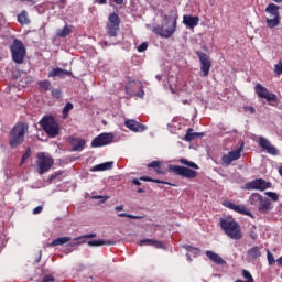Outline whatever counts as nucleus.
<instances>
[{
  "label": "nucleus",
  "mask_w": 282,
  "mask_h": 282,
  "mask_svg": "<svg viewBox=\"0 0 282 282\" xmlns=\"http://www.w3.org/2000/svg\"><path fill=\"white\" fill-rule=\"evenodd\" d=\"M177 19H180L177 10H171L169 15H163L161 25L153 28L154 34H158L162 39H171L177 31Z\"/></svg>",
  "instance_id": "obj_1"
},
{
  "label": "nucleus",
  "mask_w": 282,
  "mask_h": 282,
  "mask_svg": "<svg viewBox=\"0 0 282 282\" xmlns=\"http://www.w3.org/2000/svg\"><path fill=\"white\" fill-rule=\"evenodd\" d=\"M178 162L184 166L167 165V173H172V175H177L178 177H183L185 180H195V177H197V171L199 169V165H197V163L188 161V159L185 158H181Z\"/></svg>",
  "instance_id": "obj_2"
},
{
  "label": "nucleus",
  "mask_w": 282,
  "mask_h": 282,
  "mask_svg": "<svg viewBox=\"0 0 282 282\" xmlns=\"http://www.w3.org/2000/svg\"><path fill=\"white\" fill-rule=\"evenodd\" d=\"M29 126L25 122H18L9 132V147L17 149L25 142V133H28Z\"/></svg>",
  "instance_id": "obj_3"
},
{
  "label": "nucleus",
  "mask_w": 282,
  "mask_h": 282,
  "mask_svg": "<svg viewBox=\"0 0 282 282\" xmlns=\"http://www.w3.org/2000/svg\"><path fill=\"white\" fill-rule=\"evenodd\" d=\"M220 228L229 237V239H234L235 241H239L243 239V231H241V225L235 220L220 219Z\"/></svg>",
  "instance_id": "obj_4"
},
{
  "label": "nucleus",
  "mask_w": 282,
  "mask_h": 282,
  "mask_svg": "<svg viewBox=\"0 0 282 282\" xmlns=\"http://www.w3.org/2000/svg\"><path fill=\"white\" fill-rule=\"evenodd\" d=\"M39 124L50 138H58V135H61V123L56 121V118H54V116H44L40 120Z\"/></svg>",
  "instance_id": "obj_5"
},
{
  "label": "nucleus",
  "mask_w": 282,
  "mask_h": 282,
  "mask_svg": "<svg viewBox=\"0 0 282 282\" xmlns=\"http://www.w3.org/2000/svg\"><path fill=\"white\" fill-rule=\"evenodd\" d=\"M10 52L13 63H15L17 65H23L25 56L28 55V50L25 48V45L21 40H13V43L10 46Z\"/></svg>",
  "instance_id": "obj_6"
},
{
  "label": "nucleus",
  "mask_w": 282,
  "mask_h": 282,
  "mask_svg": "<svg viewBox=\"0 0 282 282\" xmlns=\"http://www.w3.org/2000/svg\"><path fill=\"white\" fill-rule=\"evenodd\" d=\"M37 173L43 175L54 166V159L46 156L45 153L37 154Z\"/></svg>",
  "instance_id": "obj_7"
},
{
  "label": "nucleus",
  "mask_w": 282,
  "mask_h": 282,
  "mask_svg": "<svg viewBox=\"0 0 282 282\" xmlns=\"http://www.w3.org/2000/svg\"><path fill=\"white\" fill-rule=\"evenodd\" d=\"M196 56L200 63V72L203 73L204 78L210 74V68L213 67V62L210 56L202 51H195Z\"/></svg>",
  "instance_id": "obj_8"
},
{
  "label": "nucleus",
  "mask_w": 282,
  "mask_h": 282,
  "mask_svg": "<svg viewBox=\"0 0 282 282\" xmlns=\"http://www.w3.org/2000/svg\"><path fill=\"white\" fill-rule=\"evenodd\" d=\"M113 133L111 132H104L99 135H97L95 139H93L90 147L93 149H98L100 147H107L108 144L113 143Z\"/></svg>",
  "instance_id": "obj_9"
},
{
  "label": "nucleus",
  "mask_w": 282,
  "mask_h": 282,
  "mask_svg": "<svg viewBox=\"0 0 282 282\" xmlns=\"http://www.w3.org/2000/svg\"><path fill=\"white\" fill-rule=\"evenodd\" d=\"M108 36H118V32H120V17L116 12L110 13V15L108 17Z\"/></svg>",
  "instance_id": "obj_10"
},
{
  "label": "nucleus",
  "mask_w": 282,
  "mask_h": 282,
  "mask_svg": "<svg viewBox=\"0 0 282 282\" xmlns=\"http://www.w3.org/2000/svg\"><path fill=\"white\" fill-rule=\"evenodd\" d=\"M268 188H272V183L263 178H256L245 184L246 191H268Z\"/></svg>",
  "instance_id": "obj_11"
},
{
  "label": "nucleus",
  "mask_w": 282,
  "mask_h": 282,
  "mask_svg": "<svg viewBox=\"0 0 282 282\" xmlns=\"http://www.w3.org/2000/svg\"><path fill=\"white\" fill-rule=\"evenodd\" d=\"M96 237V234H86L84 236H79L78 238L73 239L67 246L64 252L66 254H69L70 252H74V250H77L78 247L83 243H87L86 239H94Z\"/></svg>",
  "instance_id": "obj_12"
},
{
  "label": "nucleus",
  "mask_w": 282,
  "mask_h": 282,
  "mask_svg": "<svg viewBox=\"0 0 282 282\" xmlns=\"http://www.w3.org/2000/svg\"><path fill=\"white\" fill-rule=\"evenodd\" d=\"M245 143L241 142L240 147L237 150L229 151L227 154L221 156L223 165L230 166L235 160L241 158V152L243 151Z\"/></svg>",
  "instance_id": "obj_13"
},
{
  "label": "nucleus",
  "mask_w": 282,
  "mask_h": 282,
  "mask_svg": "<svg viewBox=\"0 0 282 282\" xmlns=\"http://www.w3.org/2000/svg\"><path fill=\"white\" fill-rule=\"evenodd\" d=\"M224 206H226V208H229L230 210H235V213H239V215H247V217H251V219H254V215H252V212L246 209V206L243 205H235L232 202L227 200L224 203Z\"/></svg>",
  "instance_id": "obj_14"
},
{
  "label": "nucleus",
  "mask_w": 282,
  "mask_h": 282,
  "mask_svg": "<svg viewBox=\"0 0 282 282\" xmlns=\"http://www.w3.org/2000/svg\"><path fill=\"white\" fill-rule=\"evenodd\" d=\"M259 147L263 149V151H267L269 155H279V149L272 145V143L265 139V137H259Z\"/></svg>",
  "instance_id": "obj_15"
},
{
  "label": "nucleus",
  "mask_w": 282,
  "mask_h": 282,
  "mask_svg": "<svg viewBox=\"0 0 282 282\" xmlns=\"http://www.w3.org/2000/svg\"><path fill=\"white\" fill-rule=\"evenodd\" d=\"M124 127L134 133H142V131H147V126L135 121V119H127L124 121Z\"/></svg>",
  "instance_id": "obj_16"
},
{
  "label": "nucleus",
  "mask_w": 282,
  "mask_h": 282,
  "mask_svg": "<svg viewBox=\"0 0 282 282\" xmlns=\"http://www.w3.org/2000/svg\"><path fill=\"white\" fill-rule=\"evenodd\" d=\"M67 142L68 144L72 145V148L69 149V151L72 152L83 151L85 149V144H87L85 139L75 138V137H68Z\"/></svg>",
  "instance_id": "obj_17"
},
{
  "label": "nucleus",
  "mask_w": 282,
  "mask_h": 282,
  "mask_svg": "<svg viewBox=\"0 0 282 282\" xmlns=\"http://www.w3.org/2000/svg\"><path fill=\"white\" fill-rule=\"evenodd\" d=\"M66 76H74V74L72 73V70H65L61 67H56L53 68L50 73H48V78H65Z\"/></svg>",
  "instance_id": "obj_18"
},
{
  "label": "nucleus",
  "mask_w": 282,
  "mask_h": 282,
  "mask_svg": "<svg viewBox=\"0 0 282 282\" xmlns=\"http://www.w3.org/2000/svg\"><path fill=\"white\" fill-rule=\"evenodd\" d=\"M183 23L186 25V28L193 30L199 25V17L185 14L183 15Z\"/></svg>",
  "instance_id": "obj_19"
},
{
  "label": "nucleus",
  "mask_w": 282,
  "mask_h": 282,
  "mask_svg": "<svg viewBox=\"0 0 282 282\" xmlns=\"http://www.w3.org/2000/svg\"><path fill=\"white\" fill-rule=\"evenodd\" d=\"M205 254L208 260L213 261V263H216V265H226V260H224V258H221V256H219L215 251L207 250Z\"/></svg>",
  "instance_id": "obj_20"
},
{
  "label": "nucleus",
  "mask_w": 282,
  "mask_h": 282,
  "mask_svg": "<svg viewBox=\"0 0 282 282\" xmlns=\"http://www.w3.org/2000/svg\"><path fill=\"white\" fill-rule=\"evenodd\" d=\"M274 206H272V202H270L269 198H262L260 205L258 206V210L262 215H268V213H270V210H272Z\"/></svg>",
  "instance_id": "obj_21"
},
{
  "label": "nucleus",
  "mask_w": 282,
  "mask_h": 282,
  "mask_svg": "<svg viewBox=\"0 0 282 282\" xmlns=\"http://www.w3.org/2000/svg\"><path fill=\"white\" fill-rule=\"evenodd\" d=\"M261 257V247L253 246L247 251V261H257Z\"/></svg>",
  "instance_id": "obj_22"
},
{
  "label": "nucleus",
  "mask_w": 282,
  "mask_h": 282,
  "mask_svg": "<svg viewBox=\"0 0 282 282\" xmlns=\"http://www.w3.org/2000/svg\"><path fill=\"white\" fill-rule=\"evenodd\" d=\"M193 128L187 129L185 137L183 140L185 142H193V140H197L199 138H204V132H193Z\"/></svg>",
  "instance_id": "obj_23"
},
{
  "label": "nucleus",
  "mask_w": 282,
  "mask_h": 282,
  "mask_svg": "<svg viewBox=\"0 0 282 282\" xmlns=\"http://www.w3.org/2000/svg\"><path fill=\"white\" fill-rule=\"evenodd\" d=\"M90 248H98L100 246H116V241L98 239L88 241Z\"/></svg>",
  "instance_id": "obj_24"
},
{
  "label": "nucleus",
  "mask_w": 282,
  "mask_h": 282,
  "mask_svg": "<svg viewBox=\"0 0 282 282\" xmlns=\"http://www.w3.org/2000/svg\"><path fill=\"white\" fill-rule=\"evenodd\" d=\"M65 243H67V246H69V243H72V237L66 236V237L56 238L51 243H48V247L54 248L56 246H65Z\"/></svg>",
  "instance_id": "obj_25"
},
{
  "label": "nucleus",
  "mask_w": 282,
  "mask_h": 282,
  "mask_svg": "<svg viewBox=\"0 0 282 282\" xmlns=\"http://www.w3.org/2000/svg\"><path fill=\"white\" fill-rule=\"evenodd\" d=\"M111 169H113V161H108L93 166L91 171L96 173L98 171H111Z\"/></svg>",
  "instance_id": "obj_26"
},
{
  "label": "nucleus",
  "mask_w": 282,
  "mask_h": 282,
  "mask_svg": "<svg viewBox=\"0 0 282 282\" xmlns=\"http://www.w3.org/2000/svg\"><path fill=\"white\" fill-rule=\"evenodd\" d=\"M139 246H152L153 248H164V243H162V241L149 238L140 240Z\"/></svg>",
  "instance_id": "obj_27"
},
{
  "label": "nucleus",
  "mask_w": 282,
  "mask_h": 282,
  "mask_svg": "<svg viewBox=\"0 0 282 282\" xmlns=\"http://www.w3.org/2000/svg\"><path fill=\"white\" fill-rule=\"evenodd\" d=\"M254 91L258 96V98H265L269 94H270V90H268V88L263 87V85L261 84H257L254 86Z\"/></svg>",
  "instance_id": "obj_28"
},
{
  "label": "nucleus",
  "mask_w": 282,
  "mask_h": 282,
  "mask_svg": "<svg viewBox=\"0 0 282 282\" xmlns=\"http://www.w3.org/2000/svg\"><path fill=\"white\" fill-rule=\"evenodd\" d=\"M267 100L271 107H276L279 105V97L274 93H269L265 97L262 98Z\"/></svg>",
  "instance_id": "obj_29"
},
{
  "label": "nucleus",
  "mask_w": 282,
  "mask_h": 282,
  "mask_svg": "<svg viewBox=\"0 0 282 282\" xmlns=\"http://www.w3.org/2000/svg\"><path fill=\"white\" fill-rule=\"evenodd\" d=\"M281 7L274 4V3H269L268 7L265 8V12H268V14H271V17H281V14L279 13Z\"/></svg>",
  "instance_id": "obj_30"
},
{
  "label": "nucleus",
  "mask_w": 282,
  "mask_h": 282,
  "mask_svg": "<svg viewBox=\"0 0 282 282\" xmlns=\"http://www.w3.org/2000/svg\"><path fill=\"white\" fill-rule=\"evenodd\" d=\"M265 23L267 26L271 30L274 28H279V25H281V17H273V19L267 18Z\"/></svg>",
  "instance_id": "obj_31"
},
{
  "label": "nucleus",
  "mask_w": 282,
  "mask_h": 282,
  "mask_svg": "<svg viewBox=\"0 0 282 282\" xmlns=\"http://www.w3.org/2000/svg\"><path fill=\"white\" fill-rule=\"evenodd\" d=\"M263 199V196L259 193H253L249 197V202L252 206H259Z\"/></svg>",
  "instance_id": "obj_32"
},
{
  "label": "nucleus",
  "mask_w": 282,
  "mask_h": 282,
  "mask_svg": "<svg viewBox=\"0 0 282 282\" xmlns=\"http://www.w3.org/2000/svg\"><path fill=\"white\" fill-rule=\"evenodd\" d=\"M18 22L20 25H30V19L28 18V11L23 10L18 14Z\"/></svg>",
  "instance_id": "obj_33"
},
{
  "label": "nucleus",
  "mask_w": 282,
  "mask_h": 282,
  "mask_svg": "<svg viewBox=\"0 0 282 282\" xmlns=\"http://www.w3.org/2000/svg\"><path fill=\"white\" fill-rule=\"evenodd\" d=\"M139 180L141 182H153L154 184H167V186H171V183L158 178H152L151 176H141Z\"/></svg>",
  "instance_id": "obj_34"
},
{
  "label": "nucleus",
  "mask_w": 282,
  "mask_h": 282,
  "mask_svg": "<svg viewBox=\"0 0 282 282\" xmlns=\"http://www.w3.org/2000/svg\"><path fill=\"white\" fill-rule=\"evenodd\" d=\"M72 34V29H69L67 25H65L63 29L57 31V36L61 39H65Z\"/></svg>",
  "instance_id": "obj_35"
},
{
  "label": "nucleus",
  "mask_w": 282,
  "mask_h": 282,
  "mask_svg": "<svg viewBox=\"0 0 282 282\" xmlns=\"http://www.w3.org/2000/svg\"><path fill=\"white\" fill-rule=\"evenodd\" d=\"M40 89H44V91H50L52 89V82L51 80H40L37 83Z\"/></svg>",
  "instance_id": "obj_36"
},
{
  "label": "nucleus",
  "mask_w": 282,
  "mask_h": 282,
  "mask_svg": "<svg viewBox=\"0 0 282 282\" xmlns=\"http://www.w3.org/2000/svg\"><path fill=\"white\" fill-rule=\"evenodd\" d=\"M72 109H74V104L72 102H66V105L63 108V118L66 119L69 117V112L72 111Z\"/></svg>",
  "instance_id": "obj_37"
},
{
  "label": "nucleus",
  "mask_w": 282,
  "mask_h": 282,
  "mask_svg": "<svg viewBox=\"0 0 282 282\" xmlns=\"http://www.w3.org/2000/svg\"><path fill=\"white\" fill-rule=\"evenodd\" d=\"M52 98H55V100H61L63 97V90L55 88L51 91Z\"/></svg>",
  "instance_id": "obj_38"
},
{
  "label": "nucleus",
  "mask_w": 282,
  "mask_h": 282,
  "mask_svg": "<svg viewBox=\"0 0 282 282\" xmlns=\"http://www.w3.org/2000/svg\"><path fill=\"white\" fill-rule=\"evenodd\" d=\"M267 259H268L269 265H274L276 263V260L274 259V254H272V252H270L268 249H267Z\"/></svg>",
  "instance_id": "obj_39"
},
{
  "label": "nucleus",
  "mask_w": 282,
  "mask_h": 282,
  "mask_svg": "<svg viewBox=\"0 0 282 282\" xmlns=\"http://www.w3.org/2000/svg\"><path fill=\"white\" fill-rule=\"evenodd\" d=\"M32 155V149L26 148L25 153L22 155L21 159V164H25V162L28 161V159Z\"/></svg>",
  "instance_id": "obj_40"
},
{
  "label": "nucleus",
  "mask_w": 282,
  "mask_h": 282,
  "mask_svg": "<svg viewBox=\"0 0 282 282\" xmlns=\"http://www.w3.org/2000/svg\"><path fill=\"white\" fill-rule=\"evenodd\" d=\"M242 276L247 279V282H254V278H252V274L248 270H242Z\"/></svg>",
  "instance_id": "obj_41"
},
{
  "label": "nucleus",
  "mask_w": 282,
  "mask_h": 282,
  "mask_svg": "<svg viewBox=\"0 0 282 282\" xmlns=\"http://www.w3.org/2000/svg\"><path fill=\"white\" fill-rule=\"evenodd\" d=\"M264 195L272 199V202H279V194H276L275 192H265Z\"/></svg>",
  "instance_id": "obj_42"
},
{
  "label": "nucleus",
  "mask_w": 282,
  "mask_h": 282,
  "mask_svg": "<svg viewBox=\"0 0 282 282\" xmlns=\"http://www.w3.org/2000/svg\"><path fill=\"white\" fill-rule=\"evenodd\" d=\"M148 169H162V163L160 161H152L151 163L148 164Z\"/></svg>",
  "instance_id": "obj_43"
},
{
  "label": "nucleus",
  "mask_w": 282,
  "mask_h": 282,
  "mask_svg": "<svg viewBox=\"0 0 282 282\" xmlns=\"http://www.w3.org/2000/svg\"><path fill=\"white\" fill-rule=\"evenodd\" d=\"M59 175H63V171H58V172L51 174L47 180L48 184H52L54 182V180H56V177H59Z\"/></svg>",
  "instance_id": "obj_44"
},
{
  "label": "nucleus",
  "mask_w": 282,
  "mask_h": 282,
  "mask_svg": "<svg viewBox=\"0 0 282 282\" xmlns=\"http://www.w3.org/2000/svg\"><path fill=\"white\" fill-rule=\"evenodd\" d=\"M118 217H128V219H142L140 216L127 214V213H120L118 214Z\"/></svg>",
  "instance_id": "obj_45"
},
{
  "label": "nucleus",
  "mask_w": 282,
  "mask_h": 282,
  "mask_svg": "<svg viewBox=\"0 0 282 282\" xmlns=\"http://www.w3.org/2000/svg\"><path fill=\"white\" fill-rule=\"evenodd\" d=\"M93 199H99V204H105V202L109 199V196L96 195V196H93Z\"/></svg>",
  "instance_id": "obj_46"
},
{
  "label": "nucleus",
  "mask_w": 282,
  "mask_h": 282,
  "mask_svg": "<svg viewBox=\"0 0 282 282\" xmlns=\"http://www.w3.org/2000/svg\"><path fill=\"white\" fill-rule=\"evenodd\" d=\"M149 50V43L143 42L138 46V52H147Z\"/></svg>",
  "instance_id": "obj_47"
},
{
  "label": "nucleus",
  "mask_w": 282,
  "mask_h": 282,
  "mask_svg": "<svg viewBox=\"0 0 282 282\" xmlns=\"http://www.w3.org/2000/svg\"><path fill=\"white\" fill-rule=\"evenodd\" d=\"M274 72L278 74V76H281V74H282V62L274 65Z\"/></svg>",
  "instance_id": "obj_48"
},
{
  "label": "nucleus",
  "mask_w": 282,
  "mask_h": 282,
  "mask_svg": "<svg viewBox=\"0 0 282 282\" xmlns=\"http://www.w3.org/2000/svg\"><path fill=\"white\" fill-rule=\"evenodd\" d=\"M41 282H56V278H54L53 275H45Z\"/></svg>",
  "instance_id": "obj_49"
},
{
  "label": "nucleus",
  "mask_w": 282,
  "mask_h": 282,
  "mask_svg": "<svg viewBox=\"0 0 282 282\" xmlns=\"http://www.w3.org/2000/svg\"><path fill=\"white\" fill-rule=\"evenodd\" d=\"M193 257H199L202 254V250L199 248L194 247V250L189 251Z\"/></svg>",
  "instance_id": "obj_50"
},
{
  "label": "nucleus",
  "mask_w": 282,
  "mask_h": 282,
  "mask_svg": "<svg viewBox=\"0 0 282 282\" xmlns=\"http://www.w3.org/2000/svg\"><path fill=\"white\" fill-rule=\"evenodd\" d=\"M55 6H58L61 10L67 6V0H59L58 2L55 3Z\"/></svg>",
  "instance_id": "obj_51"
},
{
  "label": "nucleus",
  "mask_w": 282,
  "mask_h": 282,
  "mask_svg": "<svg viewBox=\"0 0 282 282\" xmlns=\"http://www.w3.org/2000/svg\"><path fill=\"white\" fill-rule=\"evenodd\" d=\"M40 213H43V206H37L33 209V215H40Z\"/></svg>",
  "instance_id": "obj_52"
},
{
  "label": "nucleus",
  "mask_w": 282,
  "mask_h": 282,
  "mask_svg": "<svg viewBox=\"0 0 282 282\" xmlns=\"http://www.w3.org/2000/svg\"><path fill=\"white\" fill-rule=\"evenodd\" d=\"M182 248H184L185 250H187V253L191 252L192 250H194L195 247L191 246V245H183Z\"/></svg>",
  "instance_id": "obj_53"
},
{
  "label": "nucleus",
  "mask_w": 282,
  "mask_h": 282,
  "mask_svg": "<svg viewBox=\"0 0 282 282\" xmlns=\"http://www.w3.org/2000/svg\"><path fill=\"white\" fill-rule=\"evenodd\" d=\"M132 184H134V186H142V182L138 178H133Z\"/></svg>",
  "instance_id": "obj_54"
},
{
  "label": "nucleus",
  "mask_w": 282,
  "mask_h": 282,
  "mask_svg": "<svg viewBox=\"0 0 282 282\" xmlns=\"http://www.w3.org/2000/svg\"><path fill=\"white\" fill-rule=\"evenodd\" d=\"M42 257H43V250H40V251H39V257H37V259L35 260V263H41Z\"/></svg>",
  "instance_id": "obj_55"
},
{
  "label": "nucleus",
  "mask_w": 282,
  "mask_h": 282,
  "mask_svg": "<svg viewBox=\"0 0 282 282\" xmlns=\"http://www.w3.org/2000/svg\"><path fill=\"white\" fill-rule=\"evenodd\" d=\"M249 237H251L254 240V239H257L258 235H257V232H254V230H250Z\"/></svg>",
  "instance_id": "obj_56"
},
{
  "label": "nucleus",
  "mask_w": 282,
  "mask_h": 282,
  "mask_svg": "<svg viewBox=\"0 0 282 282\" xmlns=\"http://www.w3.org/2000/svg\"><path fill=\"white\" fill-rule=\"evenodd\" d=\"M138 98H144V90L140 88L139 93L137 94Z\"/></svg>",
  "instance_id": "obj_57"
},
{
  "label": "nucleus",
  "mask_w": 282,
  "mask_h": 282,
  "mask_svg": "<svg viewBox=\"0 0 282 282\" xmlns=\"http://www.w3.org/2000/svg\"><path fill=\"white\" fill-rule=\"evenodd\" d=\"M154 171H155V173H156L158 175H166V172L160 170V167L156 169V170H154Z\"/></svg>",
  "instance_id": "obj_58"
},
{
  "label": "nucleus",
  "mask_w": 282,
  "mask_h": 282,
  "mask_svg": "<svg viewBox=\"0 0 282 282\" xmlns=\"http://www.w3.org/2000/svg\"><path fill=\"white\" fill-rule=\"evenodd\" d=\"M115 210H117V212L124 210V206H122V205L116 206Z\"/></svg>",
  "instance_id": "obj_59"
},
{
  "label": "nucleus",
  "mask_w": 282,
  "mask_h": 282,
  "mask_svg": "<svg viewBox=\"0 0 282 282\" xmlns=\"http://www.w3.org/2000/svg\"><path fill=\"white\" fill-rule=\"evenodd\" d=\"M96 3H99V6H105L107 3V0H95Z\"/></svg>",
  "instance_id": "obj_60"
},
{
  "label": "nucleus",
  "mask_w": 282,
  "mask_h": 282,
  "mask_svg": "<svg viewBox=\"0 0 282 282\" xmlns=\"http://www.w3.org/2000/svg\"><path fill=\"white\" fill-rule=\"evenodd\" d=\"M113 2L117 4V6H122L124 3V0H113Z\"/></svg>",
  "instance_id": "obj_61"
},
{
  "label": "nucleus",
  "mask_w": 282,
  "mask_h": 282,
  "mask_svg": "<svg viewBox=\"0 0 282 282\" xmlns=\"http://www.w3.org/2000/svg\"><path fill=\"white\" fill-rule=\"evenodd\" d=\"M275 263H278V265L281 267L282 265V257L278 258Z\"/></svg>",
  "instance_id": "obj_62"
},
{
  "label": "nucleus",
  "mask_w": 282,
  "mask_h": 282,
  "mask_svg": "<svg viewBox=\"0 0 282 282\" xmlns=\"http://www.w3.org/2000/svg\"><path fill=\"white\" fill-rule=\"evenodd\" d=\"M247 109H248V111H250V113H256V111H257V110L254 109V107H248Z\"/></svg>",
  "instance_id": "obj_63"
},
{
  "label": "nucleus",
  "mask_w": 282,
  "mask_h": 282,
  "mask_svg": "<svg viewBox=\"0 0 282 282\" xmlns=\"http://www.w3.org/2000/svg\"><path fill=\"white\" fill-rule=\"evenodd\" d=\"M185 257H186L187 261H189V262L193 261V258H191V253H186Z\"/></svg>",
  "instance_id": "obj_64"
}]
</instances>
